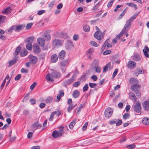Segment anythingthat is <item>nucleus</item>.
Listing matches in <instances>:
<instances>
[{
	"label": "nucleus",
	"mask_w": 149,
	"mask_h": 149,
	"mask_svg": "<svg viewBox=\"0 0 149 149\" xmlns=\"http://www.w3.org/2000/svg\"><path fill=\"white\" fill-rule=\"evenodd\" d=\"M68 64V61L67 60H63L60 63L62 67H65Z\"/></svg>",
	"instance_id": "473e14b6"
},
{
	"label": "nucleus",
	"mask_w": 149,
	"mask_h": 149,
	"mask_svg": "<svg viewBox=\"0 0 149 149\" xmlns=\"http://www.w3.org/2000/svg\"><path fill=\"white\" fill-rule=\"evenodd\" d=\"M11 10V7H8L2 12V13L3 14L9 13L10 12Z\"/></svg>",
	"instance_id": "cd10ccee"
},
{
	"label": "nucleus",
	"mask_w": 149,
	"mask_h": 149,
	"mask_svg": "<svg viewBox=\"0 0 149 149\" xmlns=\"http://www.w3.org/2000/svg\"><path fill=\"white\" fill-rule=\"evenodd\" d=\"M26 45V47L27 49L29 50H31L32 48V43H28Z\"/></svg>",
	"instance_id": "c9c22d12"
},
{
	"label": "nucleus",
	"mask_w": 149,
	"mask_h": 149,
	"mask_svg": "<svg viewBox=\"0 0 149 149\" xmlns=\"http://www.w3.org/2000/svg\"><path fill=\"white\" fill-rule=\"evenodd\" d=\"M135 146H136L135 144H132L127 145L126 147L130 149H132L134 148Z\"/></svg>",
	"instance_id": "37998d69"
},
{
	"label": "nucleus",
	"mask_w": 149,
	"mask_h": 149,
	"mask_svg": "<svg viewBox=\"0 0 149 149\" xmlns=\"http://www.w3.org/2000/svg\"><path fill=\"white\" fill-rule=\"evenodd\" d=\"M127 10V7L123 11V12L121 13V14L120 15V17H122L125 15L126 11Z\"/></svg>",
	"instance_id": "5fc2aeb1"
},
{
	"label": "nucleus",
	"mask_w": 149,
	"mask_h": 149,
	"mask_svg": "<svg viewBox=\"0 0 149 149\" xmlns=\"http://www.w3.org/2000/svg\"><path fill=\"white\" fill-rule=\"evenodd\" d=\"M129 95L130 99L132 100H133L134 102H136L137 98L134 94L132 92H130L129 93Z\"/></svg>",
	"instance_id": "6ab92c4d"
},
{
	"label": "nucleus",
	"mask_w": 149,
	"mask_h": 149,
	"mask_svg": "<svg viewBox=\"0 0 149 149\" xmlns=\"http://www.w3.org/2000/svg\"><path fill=\"white\" fill-rule=\"evenodd\" d=\"M57 113L56 111L53 112L50 115V117L49 118V121H52L53 120V118L55 114H56Z\"/></svg>",
	"instance_id": "a19ab883"
},
{
	"label": "nucleus",
	"mask_w": 149,
	"mask_h": 149,
	"mask_svg": "<svg viewBox=\"0 0 149 149\" xmlns=\"http://www.w3.org/2000/svg\"><path fill=\"white\" fill-rule=\"evenodd\" d=\"M111 51L110 50H107L104 51L103 53L104 55H107L110 54Z\"/></svg>",
	"instance_id": "13d9d810"
},
{
	"label": "nucleus",
	"mask_w": 149,
	"mask_h": 149,
	"mask_svg": "<svg viewBox=\"0 0 149 149\" xmlns=\"http://www.w3.org/2000/svg\"><path fill=\"white\" fill-rule=\"evenodd\" d=\"M143 109L146 111H149V100H146L143 103Z\"/></svg>",
	"instance_id": "39448f33"
},
{
	"label": "nucleus",
	"mask_w": 149,
	"mask_h": 149,
	"mask_svg": "<svg viewBox=\"0 0 149 149\" xmlns=\"http://www.w3.org/2000/svg\"><path fill=\"white\" fill-rule=\"evenodd\" d=\"M89 86L91 88H94L96 86L97 84L95 83H90L89 84Z\"/></svg>",
	"instance_id": "8fccbe9b"
},
{
	"label": "nucleus",
	"mask_w": 149,
	"mask_h": 149,
	"mask_svg": "<svg viewBox=\"0 0 149 149\" xmlns=\"http://www.w3.org/2000/svg\"><path fill=\"white\" fill-rule=\"evenodd\" d=\"M65 52L64 50H62L59 54L58 57L60 59L63 60L65 57Z\"/></svg>",
	"instance_id": "dca6fc26"
},
{
	"label": "nucleus",
	"mask_w": 149,
	"mask_h": 149,
	"mask_svg": "<svg viewBox=\"0 0 149 149\" xmlns=\"http://www.w3.org/2000/svg\"><path fill=\"white\" fill-rule=\"evenodd\" d=\"M29 59L30 63L32 64H35L37 62V58L35 56L30 55Z\"/></svg>",
	"instance_id": "1a4fd4ad"
},
{
	"label": "nucleus",
	"mask_w": 149,
	"mask_h": 149,
	"mask_svg": "<svg viewBox=\"0 0 149 149\" xmlns=\"http://www.w3.org/2000/svg\"><path fill=\"white\" fill-rule=\"evenodd\" d=\"M92 63L93 64L96 66H98L99 64V61L97 59H94L93 60Z\"/></svg>",
	"instance_id": "49530a36"
},
{
	"label": "nucleus",
	"mask_w": 149,
	"mask_h": 149,
	"mask_svg": "<svg viewBox=\"0 0 149 149\" xmlns=\"http://www.w3.org/2000/svg\"><path fill=\"white\" fill-rule=\"evenodd\" d=\"M136 65V63L133 61H129L127 64V67L130 68H135Z\"/></svg>",
	"instance_id": "9d476101"
},
{
	"label": "nucleus",
	"mask_w": 149,
	"mask_h": 149,
	"mask_svg": "<svg viewBox=\"0 0 149 149\" xmlns=\"http://www.w3.org/2000/svg\"><path fill=\"white\" fill-rule=\"evenodd\" d=\"M33 24L31 23L28 24L26 26V29H29L31 28Z\"/></svg>",
	"instance_id": "052dcab7"
},
{
	"label": "nucleus",
	"mask_w": 149,
	"mask_h": 149,
	"mask_svg": "<svg viewBox=\"0 0 149 149\" xmlns=\"http://www.w3.org/2000/svg\"><path fill=\"white\" fill-rule=\"evenodd\" d=\"M131 25V23L127 21L125 25L124 28L122 30L123 32L125 33L127 31L130 26Z\"/></svg>",
	"instance_id": "6e6552de"
},
{
	"label": "nucleus",
	"mask_w": 149,
	"mask_h": 149,
	"mask_svg": "<svg viewBox=\"0 0 149 149\" xmlns=\"http://www.w3.org/2000/svg\"><path fill=\"white\" fill-rule=\"evenodd\" d=\"M34 38L33 37H31L27 38L25 40L26 43H32L33 41Z\"/></svg>",
	"instance_id": "5701e85b"
},
{
	"label": "nucleus",
	"mask_w": 149,
	"mask_h": 149,
	"mask_svg": "<svg viewBox=\"0 0 149 149\" xmlns=\"http://www.w3.org/2000/svg\"><path fill=\"white\" fill-rule=\"evenodd\" d=\"M52 44L54 46H59L61 45L62 42L60 40L55 39L53 40Z\"/></svg>",
	"instance_id": "9b49d317"
},
{
	"label": "nucleus",
	"mask_w": 149,
	"mask_h": 149,
	"mask_svg": "<svg viewBox=\"0 0 149 149\" xmlns=\"http://www.w3.org/2000/svg\"><path fill=\"white\" fill-rule=\"evenodd\" d=\"M80 82L79 81L74 82L73 84V86L75 87H78L80 84Z\"/></svg>",
	"instance_id": "6e6d98bb"
},
{
	"label": "nucleus",
	"mask_w": 149,
	"mask_h": 149,
	"mask_svg": "<svg viewBox=\"0 0 149 149\" xmlns=\"http://www.w3.org/2000/svg\"><path fill=\"white\" fill-rule=\"evenodd\" d=\"M42 127V125L41 124H38L37 123H33L31 125V128L32 130H33V132H34L35 130L38 129Z\"/></svg>",
	"instance_id": "423d86ee"
},
{
	"label": "nucleus",
	"mask_w": 149,
	"mask_h": 149,
	"mask_svg": "<svg viewBox=\"0 0 149 149\" xmlns=\"http://www.w3.org/2000/svg\"><path fill=\"white\" fill-rule=\"evenodd\" d=\"M76 120H73L69 125V127L70 129H72L74 127V126L76 124Z\"/></svg>",
	"instance_id": "c85d7f7f"
},
{
	"label": "nucleus",
	"mask_w": 149,
	"mask_h": 149,
	"mask_svg": "<svg viewBox=\"0 0 149 149\" xmlns=\"http://www.w3.org/2000/svg\"><path fill=\"white\" fill-rule=\"evenodd\" d=\"M37 83L36 82H34L31 86L30 88L31 90H32L34 89L35 86L36 85Z\"/></svg>",
	"instance_id": "bf43d9fd"
},
{
	"label": "nucleus",
	"mask_w": 149,
	"mask_h": 149,
	"mask_svg": "<svg viewBox=\"0 0 149 149\" xmlns=\"http://www.w3.org/2000/svg\"><path fill=\"white\" fill-rule=\"evenodd\" d=\"M53 101V98L50 96H49L45 100V102L47 104L52 103Z\"/></svg>",
	"instance_id": "412c9836"
},
{
	"label": "nucleus",
	"mask_w": 149,
	"mask_h": 149,
	"mask_svg": "<svg viewBox=\"0 0 149 149\" xmlns=\"http://www.w3.org/2000/svg\"><path fill=\"white\" fill-rule=\"evenodd\" d=\"M64 128V127L63 126H61L59 127H58V128L59 129V130L58 131L61 133L62 134H63L64 133L63 130Z\"/></svg>",
	"instance_id": "de8ad7c7"
},
{
	"label": "nucleus",
	"mask_w": 149,
	"mask_h": 149,
	"mask_svg": "<svg viewBox=\"0 0 149 149\" xmlns=\"http://www.w3.org/2000/svg\"><path fill=\"white\" fill-rule=\"evenodd\" d=\"M88 125V122H86L85 123L84 125H83V127H82L83 130V131L85 130H86L87 127Z\"/></svg>",
	"instance_id": "0e129e2a"
},
{
	"label": "nucleus",
	"mask_w": 149,
	"mask_h": 149,
	"mask_svg": "<svg viewBox=\"0 0 149 149\" xmlns=\"http://www.w3.org/2000/svg\"><path fill=\"white\" fill-rule=\"evenodd\" d=\"M73 81L72 79L67 80L63 82L64 84L66 86L69 85L73 82Z\"/></svg>",
	"instance_id": "7c9ffc66"
},
{
	"label": "nucleus",
	"mask_w": 149,
	"mask_h": 149,
	"mask_svg": "<svg viewBox=\"0 0 149 149\" xmlns=\"http://www.w3.org/2000/svg\"><path fill=\"white\" fill-rule=\"evenodd\" d=\"M79 92L77 90H75L73 92L72 96L74 98H77L79 97Z\"/></svg>",
	"instance_id": "aec40b11"
},
{
	"label": "nucleus",
	"mask_w": 149,
	"mask_h": 149,
	"mask_svg": "<svg viewBox=\"0 0 149 149\" xmlns=\"http://www.w3.org/2000/svg\"><path fill=\"white\" fill-rule=\"evenodd\" d=\"M38 43L41 47H44L45 45V40L42 38H39L37 39Z\"/></svg>",
	"instance_id": "f8f14e48"
},
{
	"label": "nucleus",
	"mask_w": 149,
	"mask_h": 149,
	"mask_svg": "<svg viewBox=\"0 0 149 149\" xmlns=\"http://www.w3.org/2000/svg\"><path fill=\"white\" fill-rule=\"evenodd\" d=\"M63 135L61 133L57 130L54 131L52 134V136L55 139L60 137Z\"/></svg>",
	"instance_id": "7ed1b4c3"
},
{
	"label": "nucleus",
	"mask_w": 149,
	"mask_h": 149,
	"mask_svg": "<svg viewBox=\"0 0 149 149\" xmlns=\"http://www.w3.org/2000/svg\"><path fill=\"white\" fill-rule=\"evenodd\" d=\"M33 50L34 53L38 54L40 52V49L39 47L36 44L33 45Z\"/></svg>",
	"instance_id": "ddd939ff"
},
{
	"label": "nucleus",
	"mask_w": 149,
	"mask_h": 149,
	"mask_svg": "<svg viewBox=\"0 0 149 149\" xmlns=\"http://www.w3.org/2000/svg\"><path fill=\"white\" fill-rule=\"evenodd\" d=\"M100 2H99L96 5H95L93 7V10H94L97 9L99 6H100Z\"/></svg>",
	"instance_id": "e2e57ef3"
},
{
	"label": "nucleus",
	"mask_w": 149,
	"mask_h": 149,
	"mask_svg": "<svg viewBox=\"0 0 149 149\" xmlns=\"http://www.w3.org/2000/svg\"><path fill=\"white\" fill-rule=\"evenodd\" d=\"M112 114V111L110 107L107 108L104 112V114L105 117L107 118L110 117Z\"/></svg>",
	"instance_id": "f03ea898"
},
{
	"label": "nucleus",
	"mask_w": 149,
	"mask_h": 149,
	"mask_svg": "<svg viewBox=\"0 0 149 149\" xmlns=\"http://www.w3.org/2000/svg\"><path fill=\"white\" fill-rule=\"evenodd\" d=\"M140 86V85L138 84H136L135 85H133L131 87V89L134 92H136L139 90Z\"/></svg>",
	"instance_id": "0eeeda50"
},
{
	"label": "nucleus",
	"mask_w": 149,
	"mask_h": 149,
	"mask_svg": "<svg viewBox=\"0 0 149 149\" xmlns=\"http://www.w3.org/2000/svg\"><path fill=\"white\" fill-rule=\"evenodd\" d=\"M129 82L131 84H134V85L138 84V81L134 78H131L129 80Z\"/></svg>",
	"instance_id": "a211bd4d"
},
{
	"label": "nucleus",
	"mask_w": 149,
	"mask_h": 149,
	"mask_svg": "<svg viewBox=\"0 0 149 149\" xmlns=\"http://www.w3.org/2000/svg\"><path fill=\"white\" fill-rule=\"evenodd\" d=\"M147 47H148L147 46H146L145 47V49H144L143 50V52L145 56L147 58H149V54L148 53V50L147 49Z\"/></svg>",
	"instance_id": "a878e982"
},
{
	"label": "nucleus",
	"mask_w": 149,
	"mask_h": 149,
	"mask_svg": "<svg viewBox=\"0 0 149 149\" xmlns=\"http://www.w3.org/2000/svg\"><path fill=\"white\" fill-rule=\"evenodd\" d=\"M27 51L25 49L23 52H20V56H24L27 55Z\"/></svg>",
	"instance_id": "c03bdc74"
},
{
	"label": "nucleus",
	"mask_w": 149,
	"mask_h": 149,
	"mask_svg": "<svg viewBox=\"0 0 149 149\" xmlns=\"http://www.w3.org/2000/svg\"><path fill=\"white\" fill-rule=\"evenodd\" d=\"M75 105H73L72 104H70L69 105L67 109L68 112L70 113L72 110V109L75 106Z\"/></svg>",
	"instance_id": "72a5a7b5"
},
{
	"label": "nucleus",
	"mask_w": 149,
	"mask_h": 149,
	"mask_svg": "<svg viewBox=\"0 0 149 149\" xmlns=\"http://www.w3.org/2000/svg\"><path fill=\"white\" fill-rule=\"evenodd\" d=\"M43 37L46 40H49L51 39L50 35L48 33H45L43 35Z\"/></svg>",
	"instance_id": "c756f323"
},
{
	"label": "nucleus",
	"mask_w": 149,
	"mask_h": 149,
	"mask_svg": "<svg viewBox=\"0 0 149 149\" xmlns=\"http://www.w3.org/2000/svg\"><path fill=\"white\" fill-rule=\"evenodd\" d=\"M134 112L139 113V115H141V104L139 102L136 103L134 106Z\"/></svg>",
	"instance_id": "f257e3e1"
},
{
	"label": "nucleus",
	"mask_w": 149,
	"mask_h": 149,
	"mask_svg": "<svg viewBox=\"0 0 149 149\" xmlns=\"http://www.w3.org/2000/svg\"><path fill=\"white\" fill-rule=\"evenodd\" d=\"M111 66V63H109L105 66H104L103 69V72H106L108 68H109Z\"/></svg>",
	"instance_id": "bb28decb"
},
{
	"label": "nucleus",
	"mask_w": 149,
	"mask_h": 149,
	"mask_svg": "<svg viewBox=\"0 0 149 149\" xmlns=\"http://www.w3.org/2000/svg\"><path fill=\"white\" fill-rule=\"evenodd\" d=\"M29 93L27 94L24 98L23 100L26 101L27 100L29 99Z\"/></svg>",
	"instance_id": "338daca9"
},
{
	"label": "nucleus",
	"mask_w": 149,
	"mask_h": 149,
	"mask_svg": "<svg viewBox=\"0 0 149 149\" xmlns=\"http://www.w3.org/2000/svg\"><path fill=\"white\" fill-rule=\"evenodd\" d=\"M46 79L47 80L50 81H54L53 79L50 77L49 74H48L46 76Z\"/></svg>",
	"instance_id": "79ce46f5"
},
{
	"label": "nucleus",
	"mask_w": 149,
	"mask_h": 149,
	"mask_svg": "<svg viewBox=\"0 0 149 149\" xmlns=\"http://www.w3.org/2000/svg\"><path fill=\"white\" fill-rule=\"evenodd\" d=\"M115 0H110L107 4V6L108 8L110 7L113 4V3Z\"/></svg>",
	"instance_id": "603ef678"
},
{
	"label": "nucleus",
	"mask_w": 149,
	"mask_h": 149,
	"mask_svg": "<svg viewBox=\"0 0 149 149\" xmlns=\"http://www.w3.org/2000/svg\"><path fill=\"white\" fill-rule=\"evenodd\" d=\"M58 59V56L56 54H54L52 55L51 57V60L52 63L56 62Z\"/></svg>",
	"instance_id": "f3484780"
},
{
	"label": "nucleus",
	"mask_w": 149,
	"mask_h": 149,
	"mask_svg": "<svg viewBox=\"0 0 149 149\" xmlns=\"http://www.w3.org/2000/svg\"><path fill=\"white\" fill-rule=\"evenodd\" d=\"M97 36L98 38H95L97 39L98 40H100L103 38L104 37V35L101 32H99V33L97 34Z\"/></svg>",
	"instance_id": "393cba45"
},
{
	"label": "nucleus",
	"mask_w": 149,
	"mask_h": 149,
	"mask_svg": "<svg viewBox=\"0 0 149 149\" xmlns=\"http://www.w3.org/2000/svg\"><path fill=\"white\" fill-rule=\"evenodd\" d=\"M45 12V10H42L38 11L37 13L38 15H41L44 13Z\"/></svg>",
	"instance_id": "680f3d73"
},
{
	"label": "nucleus",
	"mask_w": 149,
	"mask_h": 149,
	"mask_svg": "<svg viewBox=\"0 0 149 149\" xmlns=\"http://www.w3.org/2000/svg\"><path fill=\"white\" fill-rule=\"evenodd\" d=\"M94 69H95V71L97 72L98 73H100L101 72V68L100 67H99L98 66H94Z\"/></svg>",
	"instance_id": "4c0bfd02"
},
{
	"label": "nucleus",
	"mask_w": 149,
	"mask_h": 149,
	"mask_svg": "<svg viewBox=\"0 0 149 149\" xmlns=\"http://www.w3.org/2000/svg\"><path fill=\"white\" fill-rule=\"evenodd\" d=\"M6 19V17L2 15H0V24L3 22Z\"/></svg>",
	"instance_id": "a18cd8bd"
},
{
	"label": "nucleus",
	"mask_w": 149,
	"mask_h": 149,
	"mask_svg": "<svg viewBox=\"0 0 149 149\" xmlns=\"http://www.w3.org/2000/svg\"><path fill=\"white\" fill-rule=\"evenodd\" d=\"M91 45L95 47H97L99 46V45L97 44V43L94 41H91Z\"/></svg>",
	"instance_id": "4d7b16f0"
},
{
	"label": "nucleus",
	"mask_w": 149,
	"mask_h": 149,
	"mask_svg": "<svg viewBox=\"0 0 149 149\" xmlns=\"http://www.w3.org/2000/svg\"><path fill=\"white\" fill-rule=\"evenodd\" d=\"M16 137L15 136H13L12 137L10 138L9 142H13L15 139Z\"/></svg>",
	"instance_id": "69168bd1"
},
{
	"label": "nucleus",
	"mask_w": 149,
	"mask_h": 149,
	"mask_svg": "<svg viewBox=\"0 0 149 149\" xmlns=\"http://www.w3.org/2000/svg\"><path fill=\"white\" fill-rule=\"evenodd\" d=\"M16 62V59H13L11 60L9 62L8 67H10L12 65L15 63Z\"/></svg>",
	"instance_id": "ea45409f"
},
{
	"label": "nucleus",
	"mask_w": 149,
	"mask_h": 149,
	"mask_svg": "<svg viewBox=\"0 0 149 149\" xmlns=\"http://www.w3.org/2000/svg\"><path fill=\"white\" fill-rule=\"evenodd\" d=\"M21 49V47L20 46H19L17 47L15 51V55H17L18 53L19 52Z\"/></svg>",
	"instance_id": "58836bf2"
},
{
	"label": "nucleus",
	"mask_w": 149,
	"mask_h": 149,
	"mask_svg": "<svg viewBox=\"0 0 149 149\" xmlns=\"http://www.w3.org/2000/svg\"><path fill=\"white\" fill-rule=\"evenodd\" d=\"M124 33H125L123 32V31H122L117 36V38H120L124 34Z\"/></svg>",
	"instance_id": "774afa93"
},
{
	"label": "nucleus",
	"mask_w": 149,
	"mask_h": 149,
	"mask_svg": "<svg viewBox=\"0 0 149 149\" xmlns=\"http://www.w3.org/2000/svg\"><path fill=\"white\" fill-rule=\"evenodd\" d=\"M138 15V14H135L128 20V21L130 23L133 21L136 18V17Z\"/></svg>",
	"instance_id": "2f4dec72"
},
{
	"label": "nucleus",
	"mask_w": 149,
	"mask_h": 149,
	"mask_svg": "<svg viewBox=\"0 0 149 149\" xmlns=\"http://www.w3.org/2000/svg\"><path fill=\"white\" fill-rule=\"evenodd\" d=\"M84 31L86 32H88L90 30V27L88 25H85L83 26Z\"/></svg>",
	"instance_id": "e433bc0d"
},
{
	"label": "nucleus",
	"mask_w": 149,
	"mask_h": 149,
	"mask_svg": "<svg viewBox=\"0 0 149 149\" xmlns=\"http://www.w3.org/2000/svg\"><path fill=\"white\" fill-rule=\"evenodd\" d=\"M143 123L146 125H149V118H145L142 120Z\"/></svg>",
	"instance_id": "4be33fe9"
},
{
	"label": "nucleus",
	"mask_w": 149,
	"mask_h": 149,
	"mask_svg": "<svg viewBox=\"0 0 149 149\" xmlns=\"http://www.w3.org/2000/svg\"><path fill=\"white\" fill-rule=\"evenodd\" d=\"M94 52V50L92 48L89 49L87 52V55L88 58L91 59L92 58L91 56L93 54V53Z\"/></svg>",
	"instance_id": "4468645a"
},
{
	"label": "nucleus",
	"mask_w": 149,
	"mask_h": 149,
	"mask_svg": "<svg viewBox=\"0 0 149 149\" xmlns=\"http://www.w3.org/2000/svg\"><path fill=\"white\" fill-rule=\"evenodd\" d=\"M95 29L96 30V31L95 33L94 34V37L95 38H98L97 36V34L99 33V32H101L100 31L99 28L97 26H95Z\"/></svg>",
	"instance_id": "f704fd0d"
},
{
	"label": "nucleus",
	"mask_w": 149,
	"mask_h": 149,
	"mask_svg": "<svg viewBox=\"0 0 149 149\" xmlns=\"http://www.w3.org/2000/svg\"><path fill=\"white\" fill-rule=\"evenodd\" d=\"M130 114L129 113H125L123 116V118L124 119H126L129 118Z\"/></svg>",
	"instance_id": "3c124183"
},
{
	"label": "nucleus",
	"mask_w": 149,
	"mask_h": 149,
	"mask_svg": "<svg viewBox=\"0 0 149 149\" xmlns=\"http://www.w3.org/2000/svg\"><path fill=\"white\" fill-rule=\"evenodd\" d=\"M68 42L70 44L69 45H66V47H67L68 49H69L72 47L73 46V45L72 42L71 41H69Z\"/></svg>",
	"instance_id": "09e8293b"
},
{
	"label": "nucleus",
	"mask_w": 149,
	"mask_h": 149,
	"mask_svg": "<svg viewBox=\"0 0 149 149\" xmlns=\"http://www.w3.org/2000/svg\"><path fill=\"white\" fill-rule=\"evenodd\" d=\"M51 76L53 78H58L61 76V74L56 71H54L51 73Z\"/></svg>",
	"instance_id": "2eb2a0df"
},
{
	"label": "nucleus",
	"mask_w": 149,
	"mask_h": 149,
	"mask_svg": "<svg viewBox=\"0 0 149 149\" xmlns=\"http://www.w3.org/2000/svg\"><path fill=\"white\" fill-rule=\"evenodd\" d=\"M88 84H86L83 87V91L84 92L87 91L88 89Z\"/></svg>",
	"instance_id": "864d4df0"
},
{
	"label": "nucleus",
	"mask_w": 149,
	"mask_h": 149,
	"mask_svg": "<svg viewBox=\"0 0 149 149\" xmlns=\"http://www.w3.org/2000/svg\"><path fill=\"white\" fill-rule=\"evenodd\" d=\"M132 59L134 61H137L140 60L141 58L139 55L135 54L133 56Z\"/></svg>",
	"instance_id": "b1692460"
},
{
	"label": "nucleus",
	"mask_w": 149,
	"mask_h": 149,
	"mask_svg": "<svg viewBox=\"0 0 149 149\" xmlns=\"http://www.w3.org/2000/svg\"><path fill=\"white\" fill-rule=\"evenodd\" d=\"M14 28L15 31L16 32H18L23 29L25 27V25L20 24L19 25H14Z\"/></svg>",
	"instance_id": "20e7f679"
}]
</instances>
